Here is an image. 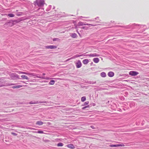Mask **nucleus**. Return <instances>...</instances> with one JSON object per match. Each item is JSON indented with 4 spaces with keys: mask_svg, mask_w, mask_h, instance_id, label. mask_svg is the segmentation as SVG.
Segmentation results:
<instances>
[{
    "mask_svg": "<svg viewBox=\"0 0 149 149\" xmlns=\"http://www.w3.org/2000/svg\"><path fill=\"white\" fill-rule=\"evenodd\" d=\"M37 5L40 6H42L44 4V0H37L36 1Z\"/></svg>",
    "mask_w": 149,
    "mask_h": 149,
    "instance_id": "f257e3e1",
    "label": "nucleus"
},
{
    "mask_svg": "<svg viewBox=\"0 0 149 149\" xmlns=\"http://www.w3.org/2000/svg\"><path fill=\"white\" fill-rule=\"evenodd\" d=\"M75 65L77 68H81L82 65V64L81 61L79 60H78L75 63Z\"/></svg>",
    "mask_w": 149,
    "mask_h": 149,
    "instance_id": "f03ea898",
    "label": "nucleus"
},
{
    "mask_svg": "<svg viewBox=\"0 0 149 149\" xmlns=\"http://www.w3.org/2000/svg\"><path fill=\"white\" fill-rule=\"evenodd\" d=\"M84 56H89L90 57L99 56V55L96 53L91 54H86L84 55Z\"/></svg>",
    "mask_w": 149,
    "mask_h": 149,
    "instance_id": "7ed1b4c3",
    "label": "nucleus"
},
{
    "mask_svg": "<svg viewBox=\"0 0 149 149\" xmlns=\"http://www.w3.org/2000/svg\"><path fill=\"white\" fill-rule=\"evenodd\" d=\"M139 74V73L135 71H131L129 72V74L133 76H135Z\"/></svg>",
    "mask_w": 149,
    "mask_h": 149,
    "instance_id": "20e7f679",
    "label": "nucleus"
},
{
    "mask_svg": "<svg viewBox=\"0 0 149 149\" xmlns=\"http://www.w3.org/2000/svg\"><path fill=\"white\" fill-rule=\"evenodd\" d=\"M57 48V46L55 45H49L46 46V48L47 49H56Z\"/></svg>",
    "mask_w": 149,
    "mask_h": 149,
    "instance_id": "39448f33",
    "label": "nucleus"
},
{
    "mask_svg": "<svg viewBox=\"0 0 149 149\" xmlns=\"http://www.w3.org/2000/svg\"><path fill=\"white\" fill-rule=\"evenodd\" d=\"M11 76L12 77L19 79V76L15 73H13L11 74Z\"/></svg>",
    "mask_w": 149,
    "mask_h": 149,
    "instance_id": "423d86ee",
    "label": "nucleus"
},
{
    "mask_svg": "<svg viewBox=\"0 0 149 149\" xmlns=\"http://www.w3.org/2000/svg\"><path fill=\"white\" fill-rule=\"evenodd\" d=\"M66 146L70 149H73L75 148L73 144H69L67 145Z\"/></svg>",
    "mask_w": 149,
    "mask_h": 149,
    "instance_id": "0eeeda50",
    "label": "nucleus"
},
{
    "mask_svg": "<svg viewBox=\"0 0 149 149\" xmlns=\"http://www.w3.org/2000/svg\"><path fill=\"white\" fill-rule=\"evenodd\" d=\"M82 62L84 65H86L88 63L89 60L87 59H85L83 60Z\"/></svg>",
    "mask_w": 149,
    "mask_h": 149,
    "instance_id": "6e6552de",
    "label": "nucleus"
},
{
    "mask_svg": "<svg viewBox=\"0 0 149 149\" xmlns=\"http://www.w3.org/2000/svg\"><path fill=\"white\" fill-rule=\"evenodd\" d=\"M38 75H37L33 73V74L32 75V76H33L36 77L37 78H41L43 79H48V78H45L44 77H39L38 76Z\"/></svg>",
    "mask_w": 149,
    "mask_h": 149,
    "instance_id": "1a4fd4ad",
    "label": "nucleus"
},
{
    "mask_svg": "<svg viewBox=\"0 0 149 149\" xmlns=\"http://www.w3.org/2000/svg\"><path fill=\"white\" fill-rule=\"evenodd\" d=\"M108 76L111 77H113L114 75V73L112 72H109L108 74Z\"/></svg>",
    "mask_w": 149,
    "mask_h": 149,
    "instance_id": "9d476101",
    "label": "nucleus"
},
{
    "mask_svg": "<svg viewBox=\"0 0 149 149\" xmlns=\"http://www.w3.org/2000/svg\"><path fill=\"white\" fill-rule=\"evenodd\" d=\"M93 61L95 63H97L99 61V59L97 58H94L93 59Z\"/></svg>",
    "mask_w": 149,
    "mask_h": 149,
    "instance_id": "9b49d317",
    "label": "nucleus"
},
{
    "mask_svg": "<svg viewBox=\"0 0 149 149\" xmlns=\"http://www.w3.org/2000/svg\"><path fill=\"white\" fill-rule=\"evenodd\" d=\"M25 86H26V85H25ZM23 86L21 85H16L13 86L12 88L14 89L16 88H19L22 87Z\"/></svg>",
    "mask_w": 149,
    "mask_h": 149,
    "instance_id": "f8f14e48",
    "label": "nucleus"
},
{
    "mask_svg": "<svg viewBox=\"0 0 149 149\" xmlns=\"http://www.w3.org/2000/svg\"><path fill=\"white\" fill-rule=\"evenodd\" d=\"M21 77L22 78V79H26V80L29 79V78H28V77L26 75H21Z\"/></svg>",
    "mask_w": 149,
    "mask_h": 149,
    "instance_id": "ddd939ff",
    "label": "nucleus"
},
{
    "mask_svg": "<svg viewBox=\"0 0 149 149\" xmlns=\"http://www.w3.org/2000/svg\"><path fill=\"white\" fill-rule=\"evenodd\" d=\"M101 76L102 77H105L106 76V74L104 72H102L100 74Z\"/></svg>",
    "mask_w": 149,
    "mask_h": 149,
    "instance_id": "4468645a",
    "label": "nucleus"
},
{
    "mask_svg": "<svg viewBox=\"0 0 149 149\" xmlns=\"http://www.w3.org/2000/svg\"><path fill=\"white\" fill-rule=\"evenodd\" d=\"M71 36L73 38H76L77 37V34L75 33H73L72 34Z\"/></svg>",
    "mask_w": 149,
    "mask_h": 149,
    "instance_id": "2eb2a0df",
    "label": "nucleus"
},
{
    "mask_svg": "<svg viewBox=\"0 0 149 149\" xmlns=\"http://www.w3.org/2000/svg\"><path fill=\"white\" fill-rule=\"evenodd\" d=\"M55 83V81L52 80H51L49 82V84L50 85H54Z\"/></svg>",
    "mask_w": 149,
    "mask_h": 149,
    "instance_id": "dca6fc26",
    "label": "nucleus"
},
{
    "mask_svg": "<svg viewBox=\"0 0 149 149\" xmlns=\"http://www.w3.org/2000/svg\"><path fill=\"white\" fill-rule=\"evenodd\" d=\"M86 100V97L85 96H83L81 97V101L82 102H84Z\"/></svg>",
    "mask_w": 149,
    "mask_h": 149,
    "instance_id": "f3484780",
    "label": "nucleus"
},
{
    "mask_svg": "<svg viewBox=\"0 0 149 149\" xmlns=\"http://www.w3.org/2000/svg\"><path fill=\"white\" fill-rule=\"evenodd\" d=\"M43 124V123L42 122H37L36 123V125H41Z\"/></svg>",
    "mask_w": 149,
    "mask_h": 149,
    "instance_id": "a211bd4d",
    "label": "nucleus"
},
{
    "mask_svg": "<svg viewBox=\"0 0 149 149\" xmlns=\"http://www.w3.org/2000/svg\"><path fill=\"white\" fill-rule=\"evenodd\" d=\"M63 145V144L62 143H58L57 144V146H62Z\"/></svg>",
    "mask_w": 149,
    "mask_h": 149,
    "instance_id": "6ab92c4d",
    "label": "nucleus"
},
{
    "mask_svg": "<svg viewBox=\"0 0 149 149\" xmlns=\"http://www.w3.org/2000/svg\"><path fill=\"white\" fill-rule=\"evenodd\" d=\"M39 102H38V101L36 102H29L30 104H37L38 103H39Z\"/></svg>",
    "mask_w": 149,
    "mask_h": 149,
    "instance_id": "aec40b11",
    "label": "nucleus"
},
{
    "mask_svg": "<svg viewBox=\"0 0 149 149\" xmlns=\"http://www.w3.org/2000/svg\"><path fill=\"white\" fill-rule=\"evenodd\" d=\"M85 55V54H83L81 55H76L74 56V58H77L78 57L81 56H83L84 55Z\"/></svg>",
    "mask_w": 149,
    "mask_h": 149,
    "instance_id": "412c9836",
    "label": "nucleus"
},
{
    "mask_svg": "<svg viewBox=\"0 0 149 149\" xmlns=\"http://www.w3.org/2000/svg\"><path fill=\"white\" fill-rule=\"evenodd\" d=\"M8 16L10 17H14L15 15H14L13 14H8Z\"/></svg>",
    "mask_w": 149,
    "mask_h": 149,
    "instance_id": "4be33fe9",
    "label": "nucleus"
},
{
    "mask_svg": "<svg viewBox=\"0 0 149 149\" xmlns=\"http://www.w3.org/2000/svg\"><path fill=\"white\" fill-rule=\"evenodd\" d=\"M37 133H39V134H43L44 133V132L43 131L41 130H39L36 132Z\"/></svg>",
    "mask_w": 149,
    "mask_h": 149,
    "instance_id": "5701e85b",
    "label": "nucleus"
},
{
    "mask_svg": "<svg viewBox=\"0 0 149 149\" xmlns=\"http://www.w3.org/2000/svg\"><path fill=\"white\" fill-rule=\"evenodd\" d=\"M25 74L27 75H30L32 76V75L33 74V73H27V72H25Z\"/></svg>",
    "mask_w": 149,
    "mask_h": 149,
    "instance_id": "b1692460",
    "label": "nucleus"
},
{
    "mask_svg": "<svg viewBox=\"0 0 149 149\" xmlns=\"http://www.w3.org/2000/svg\"><path fill=\"white\" fill-rule=\"evenodd\" d=\"M124 146V144L123 143L122 144H117V147L118 146Z\"/></svg>",
    "mask_w": 149,
    "mask_h": 149,
    "instance_id": "393cba45",
    "label": "nucleus"
},
{
    "mask_svg": "<svg viewBox=\"0 0 149 149\" xmlns=\"http://www.w3.org/2000/svg\"><path fill=\"white\" fill-rule=\"evenodd\" d=\"M83 23L81 22H79L78 23V25L79 26H81L83 25Z\"/></svg>",
    "mask_w": 149,
    "mask_h": 149,
    "instance_id": "a878e982",
    "label": "nucleus"
},
{
    "mask_svg": "<svg viewBox=\"0 0 149 149\" xmlns=\"http://www.w3.org/2000/svg\"><path fill=\"white\" fill-rule=\"evenodd\" d=\"M110 146L111 147H117V145H110Z\"/></svg>",
    "mask_w": 149,
    "mask_h": 149,
    "instance_id": "bb28decb",
    "label": "nucleus"
},
{
    "mask_svg": "<svg viewBox=\"0 0 149 149\" xmlns=\"http://www.w3.org/2000/svg\"><path fill=\"white\" fill-rule=\"evenodd\" d=\"M17 72L19 74H25V72Z\"/></svg>",
    "mask_w": 149,
    "mask_h": 149,
    "instance_id": "cd10ccee",
    "label": "nucleus"
},
{
    "mask_svg": "<svg viewBox=\"0 0 149 149\" xmlns=\"http://www.w3.org/2000/svg\"><path fill=\"white\" fill-rule=\"evenodd\" d=\"M53 41H60V40L59 38H55L53 39Z\"/></svg>",
    "mask_w": 149,
    "mask_h": 149,
    "instance_id": "c85d7f7f",
    "label": "nucleus"
},
{
    "mask_svg": "<svg viewBox=\"0 0 149 149\" xmlns=\"http://www.w3.org/2000/svg\"><path fill=\"white\" fill-rule=\"evenodd\" d=\"M89 107V106H86V107H85L83 108H82V109H86V108H88Z\"/></svg>",
    "mask_w": 149,
    "mask_h": 149,
    "instance_id": "c756f323",
    "label": "nucleus"
},
{
    "mask_svg": "<svg viewBox=\"0 0 149 149\" xmlns=\"http://www.w3.org/2000/svg\"><path fill=\"white\" fill-rule=\"evenodd\" d=\"M87 25H88V26L91 25V26H95V25H94L89 24H87Z\"/></svg>",
    "mask_w": 149,
    "mask_h": 149,
    "instance_id": "7c9ffc66",
    "label": "nucleus"
},
{
    "mask_svg": "<svg viewBox=\"0 0 149 149\" xmlns=\"http://www.w3.org/2000/svg\"><path fill=\"white\" fill-rule=\"evenodd\" d=\"M89 103V102L88 101H87V102H86L84 103V104L85 105H87Z\"/></svg>",
    "mask_w": 149,
    "mask_h": 149,
    "instance_id": "2f4dec72",
    "label": "nucleus"
},
{
    "mask_svg": "<svg viewBox=\"0 0 149 149\" xmlns=\"http://www.w3.org/2000/svg\"><path fill=\"white\" fill-rule=\"evenodd\" d=\"M90 127L93 129H95L93 125H91Z\"/></svg>",
    "mask_w": 149,
    "mask_h": 149,
    "instance_id": "473e14b6",
    "label": "nucleus"
},
{
    "mask_svg": "<svg viewBox=\"0 0 149 149\" xmlns=\"http://www.w3.org/2000/svg\"><path fill=\"white\" fill-rule=\"evenodd\" d=\"M72 58H70L68 59L66 61H69V60H70L71 59H72Z\"/></svg>",
    "mask_w": 149,
    "mask_h": 149,
    "instance_id": "72a5a7b5",
    "label": "nucleus"
},
{
    "mask_svg": "<svg viewBox=\"0 0 149 149\" xmlns=\"http://www.w3.org/2000/svg\"><path fill=\"white\" fill-rule=\"evenodd\" d=\"M12 134H13L14 135H17V134H16L15 133H13H13H12Z\"/></svg>",
    "mask_w": 149,
    "mask_h": 149,
    "instance_id": "f704fd0d",
    "label": "nucleus"
},
{
    "mask_svg": "<svg viewBox=\"0 0 149 149\" xmlns=\"http://www.w3.org/2000/svg\"><path fill=\"white\" fill-rule=\"evenodd\" d=\"M14 84H9L8 85H14Z\"/></svg>",
    "mask_w": 149,
    "mask_h": 149,
    "instance_id": "c9c22d12",
    "label": "nucleus"
},
{
    "mask_svg": "<svg viewBox=\"0 0 149 149\" xmlns=\"http://www.w3.org/2000/svg\"><path fill=\"white\" fill-rule=\"evenodd\" d=\"M87 24H83V25H87Z\"/></svg>",
    "mask_w": 149,
    "mask_h": 149,
    "instance_id": "e433bc0d",
    "label": "nucleus"
},
{
    "mask_svg": "<svg viewBox=\"0 0 149 149\" xmlns=\"http://www.w3.org/2000/svg\"><path fill=\"white\" fill-rule=\"evenodd\" d=\"M87 24H83V25H87Z\"/></svg>",
    "mask_w": 149,
    "mask_h": 149,
    "instance_id": "4c0bfd02",
    "label": "nucleus"
},
{
    "mask_svg": "<svg viewBox=\"0 0 149 149\" xmlns=\"http://www.w3.org/2000/svg\"><path fill=\"white\" fill-rule=\"evenodd\" d=\"M42 75H45V73H43L42 74Z\"/></svg>",
    "mask_w": 149,
    "mask_h": 149,
    "instance_id": "58836bf2",
    "label": "nucleus"
},
{
    "mask_svg": "<svg viewBox=\"0 0 149 149\" xmlns=\"http://www.w3.org/2000/svg\"><path fill=\"white\" fill-rule=\"evenodd\" d=\"M5 86V85H0V86Z\"/></svg>",
    "mask_w": 149,
    "mask_h": 149,
    "instance_id": "ea45409f",
    "label": "nucleus"
},
{
    "mask_svg": "<svg viewBox=\"0 0 149 149\" xmlns=\"http://www.w3.org/2000/svg\"><path fill=\"white\" fill-rule=\"evenodd\" d=\"M48 125H50V124H50V123L49 122H48Z\"/></svg>",
    "mask_w": 149,
    "mask_h": 149,
    "instance_id": "a19ab883",
    "label": "nucleus"
},
{
    "mask_svg": "<svg viewBox=\"0 0 149 149\" xmlns=\"http://www.w3.org/2000/svg\"><path fill=\"white\" fill-rule=\"evenodd\" d=\"M16 21L17 22H19V21H17V20H16Z\"/></svg>",
    "mask_w": 149,
    "mask_h": 149,
    "instance_id": "79ce46f5",
    "label": "nucleus"
},
{
    "mask_svg": "<svg viewBox=\"0 0 149 149\" xmlns=\"http://www.w3.org/2000/svg\"><path fill=\"white\" fill-rule=\"evenodd\" d=\"M78 33H79H79L78 32Z\"/></svg>",
    "mask_w": 149,
    "mask_h": 149,
    "instance_id": "37998d69",
    "label": "nucleus"
}]
</instances>
